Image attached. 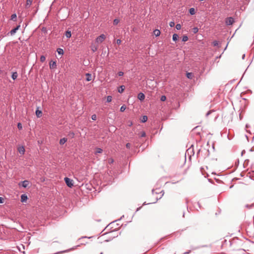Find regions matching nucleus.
I'll use <instances>...</instances> for the list:
<instances>
[{
	"instance_id": "1",
	"label": "nucleus",
	"mask_w": 254,
	"mask_h": 254,
	"mask_svg": "<svg viewBox=\"0 0 254 254\" xmlns=\"http://www.w3.org/2000/svg\"><path fill=\"white\" fill-rule=\"evenodd\" d=\"M64 181H65V182L66 185L68 187H69V188H71L72 187H73V184L72 180H71L68 178L65 177L64 178Z\"/></svg>"
},
{
	"instance_id": "2",
	"label": "nucleus",
	"mask_w": 254,
	"mask_h": 254,
	"mask_svg": "<svg viewBox=\"0 0 254 254\" xmlns=\"http://www.w3.org/2000/svg\"><path fill=\"white\" fill-rule=\"evenodd\" d=\"M235 22V20L233 17H230L226 18L225 23L227 25H231Z\"/></svg>"
},
{
	"instance_id": "3",
	"label": "nucleus",
	"mask_w": 254,
	"mask_h": 254,
	"mask_svg": "<svg viewBox=\"0 0 254 254\" xmlns=\"http://www.w3.org/2000/svg\"><path fill=\"white\" fill-rule=\"evenodd\" d=\"M105 35L104 34H101L100 36H98L96 38V42L97 43H101L105 39Z\"/></svg>"
},
{
	"instance_id": "4",
	"label": "nucleus",
	"mask_w": 254,
	"mask_h": 254,
	"mask_svg": "<svg viewBox=\"0 0 254 254\" xmlns=\"http://www.w3.org/2000/svg\"><path fill=\"white\" fill-rule=\"evenodd\" d=\"M18 151L20 154L23 155L25 153V148L23 146L18 147Z\"/></svg>"
},
{
	"instance_id": "5",
	"label": "nucleus",
	"mask_w": 254,
	"mask_h": 254,
	"mask_svg": "<svg viewBox=\"0 0 254 254\" xmlns=\"http://www.w3.org/2000/svg\"><path fill=\"white\" fill-rule=\"evenodd\" d=\"M86 80L87 81H90L93 80V77L90 73H87L85 74Z\"/></svg>"
},
{
	"instance_id": "6",
	"label": "nucleus",
	"mask_w": 254,
	"mask_h": 254,
	"mask_svg": "<svg viewBox=\"0 0 254 254\" xmlns=\"http://www.w3.org/2000/svg\"><path fill=\"white\" fill-rule=\"evenodd\" d=\"M57 67V64L56 62L51 61L50 63V68L51 69H55Z\"/></svg>"
},
{
	"instance_id": "7",
	"label": "nucleus",
	"mask_w": 254,
	"mask_h": 254,
	"mask_svg": "<svg viewBox=\"0 0 254 254\" xmlns=\"http://www.w3.org/2000/svg\"><path fill=\"white\" fill-rule=\"evenodd\" d=\"M28 197L25 194H22L21 195V201L22 202H25L27 200Z\"/></svg>"
},
{
	"instance_id": "8",
	"label": "nucleus",
	"mask_w": 254,
	"mask_h": 254,
	"mask_svg": "<svg viewBox=\"0 0 254 254\" xmlns=\"http://www.w3.org/2000/svg\"><path fill=\"white\" fill-rule=\"evenodd\" d=\"M20 27V25H19L15 28L11 30L10 32L11 35H14L16 32V31L19 29Z\"/></svg>"
},
{
	"instance_id": "9",
	"label": "nucleus",
	"mask_w": 254,
	"mask_h": 254,
	"mask_svg": "<svg viewBox=\"0 0 254 254\" xmlns=\"http://www.w3.org/2000/svg\"><path fill=\"white\" fill-rule=\"evenodd\" d=\"M33 0H27L25 4V8H28L31 6Z\"/></svg>"
},
{
	"instance_id": "10",
	"label": "nucleus",
	"mask_w": 254,
	"mask_h": 254,
	"mask_svg": "<svg viewBox=\"0 0 254 254\" xmlns=\"http://www.w3.org/2000/svg\"><path fill=\"white\" fill-rule=\"evenodd\" d=\"M36 115L38 118H40L42 115V112L41 111L39 110V108H37L36 111Z\"/></svg>"
},
{
	"instance_id": "11",
	"label": "nucleus",
	"mask_w": 254,
	"mask_h": 254,
	"mask_svg": "<svg viewBox=\"0 0 254 254\" xmlns=\"http://www.w3.org/2000/svg\"><path fill=\"white\" fill-rule=\"evenodd\" d=\"M138 98L140 100H143L145 98V95H144L143 93H140L138 94Z\"/></svg>"
},
{
	"instance_id": "12",
	"label": "nucleus",
	"mask_w": 254,
	"mask_h": 254,
	"mask_svg": "<svg viewBox=\"0 0 254 254\" xmlns=\"http://www.w3.org/2000/svg\"><path fill=\"white\" fill-rule=\"evenodd\" d=\"M21 183H22V187L24 188H26L29 185V182L26 180L22 182Z\"/></svg>"
},
{
	"instance_id": "13",
	"label": "nucleus",
	"mask_w": 254,
	"mask_h": 254,
	"mask_svg": "<svg viewBox=\"0 0 254 254\" xmlns=\"http://www.w3.org/2000/svg\"><path fill=\"white\" fill-rule=\"evenodd\" d=\"M91 50L93 52H95V51H96L98 49V46H96L94 44H92L91 46Z\"/></svg>"
},
{
	"instance_id": "14",
	"label": "nucleus",
	"mask_w": 254,
	"mask_h": 254,
	"mask_svg": "<svg viewBox=\"0 0 254 254\" xmlns=\"http://www.w3.org/2000/svg\"><path fill=\"white\" fill-rule=\"evenodd\" d=\"M67 141V139L66 138H63L60 140V144L61 145L64 144Z\"/></svg>"
},
{
	"instance_id": "15",
	"label": "nucleus",
	"mask_w": 254,
	"mask_h": 254,
	"mask_svg": "<svg viewBox=\"0 0 254 254\" xmlns=\"http://www.w3.org/2000/svg\"><path fill=\"white\" fill-rule=\"evenodd\" d=\"M153 33L156 36H159L160 35V31L158 29H155V30H154L153 31Z\"/></svg>"
},
{
	"instance_id": "16",
	"label": "nucleus",
	"mask_w": 254,
	"mask_h": 254,
	"mask_svg": "<svg viewBox=\"0 0 254 254\" xmlns=\"http://www.w3.org/2000/svg\"><path fill=\"white\" fill-rule=\"evenodd\" d=\"M18 76V74L16 72H14L12 73L11 77L13 80H15L17 78Z\"/></svg>"
},
{
	"instance_id": "17",
	"label": "nucleus",
	"mask_w": 254,
	"mask_h": 254,
	"mask_svg": "<svg viewBox=\"0 0 254 254\" xmlns=\"http://www.w3.org/2000/svg\"><path fill=\"white\" fill-rule=\"evenodd\" d=\"M125 89V87L124 85H122L120 87L118 91L119 93H122Z\"/></svg>"
},
{
	"instance_id": "18",
	"label": "nucleus",
	"mask_w": 254,
	"mask_h": 254,
	"mask_svg": "<svg viewBox=\"0 0 254 254\" xmlns=\"http://www.w3.org/2000/svg\"><path fill=\"white\" fill-rule=\"evenodd\" d=\"M65 35L68 38L71 37V32L70 31H66L65 32Z\"/></svg>"
},
{
	"instance_id": "19",
	"label": "nucleus",
	"mask_w": 254,
	"mask_h": 254,
	"mask_svg": "<svg viewBox=\"0 0 254 254\" xmlns=\"http://www.w3.org/2000/svg\"><path fill=\"white\" fill-rule=\"evenodd\" d=\"M103 151V150L101 148H96V151H95V154H97V153H101Z\"/></svg>"
},
{
	"instance_id": "20",
	"label": "nucleus",
	"mask_w": 254,
	"mask_h": 254,
	"mask_svg": "<svg viewBox=\"0 0 254 254\" xmlns=\"http://www.w3.org/2000/svg\"><path fill=\"white\" fill-rule=\"evenodd\" d=\"M179 36L177 34H174L173 35V40L174 41H176L178 40Z\"/></svg>"
},
{
	"instance_id": "21",
	"label": "nucleus",
	"mask_w": 254,
	"mask_h": 254,
	"mask_svg": "<svg viewBox=\"0 0 254 254\" xmlns=\"http://www.w3.org/2000/svg\"><path fill=\"white\" fill-rule=\"evenodd\" d=\"M190 13L191 15L194 14L195 13V11L194 8H190Z\"/></svg>"
},
{
	"instance_id": "22",
	"label": "nucleus",
	"mask_w": 254,
	"mask_h": 254,
	"mask_svg": "<svg viewBox=\"0 0 254 254\" xmlns=\"http://www.w3.org/2000/svg\"><path fill=\"white\" fill-rule=\"evenodd\" d=\"M147 117L146 116H143L141 119V122L142 123H145L147 121Z\"/></svg>"
},
{
	"instance_id": "23",
	"label": "nucleus",
	"mask_w": 254,
	"mask_h": 254,
	"mask_svg": "<svg viewBox=\"0 0 254 254\" xmlns=\"http://www.w3.org/2000/svg\"><path fill=\"white\" fill-rule=\"evenodd\" d=\"M187 77L189 79H191L193 77L192 74L190 72H188L187 73Z\"/></svg>"
},
{
	"instance_id": "24",
	"label": "nucleus",
	"mask_w": 254,
	"mask_h": 254,
	"mask_svg": "<svg viewBox=\"0 0 254 254\" xmlns=\"http://www.w3.org/2000/svg\"><path fill=\"white\" fill-rule=\"evenodd\" d=\"M58 53L60 55H63L64 54V51L63 49L59 48L57 49Z\"/></svg>"
},
{
	"instance_id": "25",
	"label": "nucleus",
	"mask_w": 254,
	"mask_h": 254,
	"mask_svg": "<svg viewBox=\"0 0 254 254\" xmlns=\"http://www.w3.org/2000/svg\"><path fill=\"white\" fill-rule=\"evenodd\" d=\"M16 17H17V16H16V14H12V15L11 16V19L12 20H14V21H15L16 19Z\"/></svg>"
},
{
	"instance_id": "26",
	"label": "nucleus",
	"mask_w": 254,
	"mask_h": 254,
	"mask_svg": "<svg viewBox=\"0 0 254 254\" xmlns=\"http://www.w3.org/2000/svg\"><path fill=\"white\" fill-rule=\"evenodd\" d=\"M112 97L111 96H108L107 97V101L108 102H110L112 101Z\"/></svg>"
},
{
	"instance_id": "27",
	"label": "nucleus",
	"mask_w": 254,
	"mask_h": 254,
	"mask_svg": "<svg viewBox=\"0 0 254 254\" xmlns=\"http://www.w3.org/2000/svg\"><path fill=\"white\" fill-rule=\"evenodd\" d=\"M120 22V20L118 19H115L113 21V24L114 25H117Z\"/></svg>"
},
{
	"instance_id": "28",
	"label": "nucleus",
	"mask_w": 254,
	"mask_h": 254,
	"mask_svg": "<svg viewBox=\"0 0 254 254\" xmlns=\"http://www.w3.org/2000/svg\"><path fill=\"white\" fill-rule=\"evenodd\" d=\"M45 60H46V58H45V57L44 56H41V57H40V61L41 62H44L45 61Z\"/></svg>"
},
{
	"instance_id": "29",
	"label": "nucleus",
	"mask_w": 254,
	"mask_h": 254,
	"mask_svg": "<svg viewBox=\"0 0 254 254\" xmlns=\"http://www.w3.org/2000/svg\"><path fill=\"white\" fill-rule=\"evenodd\" d=\"M182 40L184 42H186L188 40V37L187 36H184Z\"/></svg>"
},
{
	"instance_id": "30",
	"label": "nucleus",
	"mask_w": 254,
	"mask_h": 254,
	"mask_svg": "<svg viewBox=\"0 0 254 254\" xmlns=\"http://www.w3.org/2000/svg\"><path fill=\"white\" fill-rule=\"evenodd\" d=\"M192 31L194 33H196L198 31V29L197 27H194L192 29Z\"/></svg>"
},
{
	"instance_id": "31",
	"label": "nucleus",
	"mask_w": 254,
	"mask_h": 254,
	"mask_svg": "<svg viewBox=\"0 0 254 254\" xmlns=\"http://www.w3.org/2000/svg\"><path fill=\"white\" fill-rule=\"evenodd\" d=\"M160 100L162 101H165L166 100V97L165 95H162L160 98Z\"/></svg>"
},
{
	"instance_id": "32",
	"label": "nucleus",
	"mask_w": 254,
	"mask_h": 254,
	"mask_svg": "<svg viewBox=\"0 0 254 254\" xmlns=\"http://www.w3.org/2000/svg\"><path fill=\"white\" fill-rule=\"evenodd\" d=\"M181 25L180 24H177L176 26V28L177 30H180L181 29Z\"/></svg>"
},
{
	"instance_id": "33",
	"label": "nucleus",
	"mask_w": 254,
	"mask_h": 254,
	"mask_svg": "<svg viewBox=\"0 0 254 254\" xmlns=\"http://www.w3.org/2000/svg\"><path fill=\"white\" fill-rule=\"evenodd\" d=\"M126 109V107L125 106H122L120 108V111L121 112H124Z\"/></svg>"
},
{
	"instance_id": "34",
	"label": "nucleus",
	"mask_w": 254,
	"mask_h": 254,
	"mask_svg": "<svg viewBox=\"0 0 254 254\" xmlns=\"http://www.w3.org/2000/svg\"><path fill=\"white\" fill-rule=\"evenodd\" d=\"M17 127L19 129H21L22 128V125L21 123H19L17 125Z\"/></svg>"
},
{
	"instance_id": "35",
	"label": "nucleus",
	"mask_w": 254,
	"mask_h": 254,
	"mask_svg": "<svg viewBox=\"0 0 254 254\" xmlns=\"http://www.w3.org/2000/svg\"><path fill=\"white\" fill-rule=\"evenodd\" d=\"M146 136V133L144 131H142L140 133V136L141 137H145Z\"/></svg>"
},
{
	"instance_id": "36",
	"label": "nucleus",
	"mask_w": 254,
	"mask_h": 254,
	"mask_svg": "<svg viewBox=\"0 0 254 254\" xmlns=\"http://www.w3.org/2000/svg\"><path fill=\"white\" fill-rule=\"evenodd\" d=\"M169 25L170 27H173L175 25V22L174 21H171L169 23Z\"/></svg>"
},
{
	"instance_id": "37",
	"label": "nucleus",
	"mask_w": 254,
	"mask_h": 254,
	"mask_svg": "<svg viewBox=\"0 0 254 254\" xmlns=\"http://www.w3.org/2000/svg\"><path fill=\"white\" fill-rule=\"evenodd\" d=\"M91 119H92L93 120H96V119H97L96 115H93L91 116Z\"/></svg>"
},
{
	"instance_id": "38",
	"label": "nucleus",
	"mask_w": 254,
	"mask_h": 254,
	"mask_svg": "<svg viewBox=\"0 0 254 254\" xmlns=\"http://www.w3.org/2000/svg\"><path fill=\"white\" fill-rule=\"evenodd\" d=\"M118 74L119 76H123L124 75V72H122V71H120V72H118Z\"/></svg>"
},
{
	"instance_id": "39",
	"label": "nucleus",
	"mask_w": 254,
	"mask_h": 254,
	"mask_svg": "<svg viewBox=\"0 0 254 254\" xmlns=\"http://www.w3.org/2000/svg\"><path fill=\"white\" fill-rule=\"evenodd\" d=\"M3 201H4V199L2 197H0V203H3Z\"/></svg>"
},
{
	"instance_id": "40",
	"label": "nucleus",
	"mask_w": 254,
	"mask_h": 254,
	"mask_svg": "<svg viewBox=\"0 0 254 254\" xmlns=\"http://www.w3.org/2000/svg\"><path fill=\"white\" fill-rule=\"evenodd\" d=\"M117 44H118V45L121 44V40L120 39H118V40H117Z\"/></svg>"
},
{
	"instance_id": "41",
	"label": "nucleus",
	"mask_w": 254,
	"mask_h": 254,
	"mask_svg": "<svg viewBox=\"0 0 254 254\" xmlns=\"http://www.w3.org/2000/svg\"><path fill=\"white\" fill-rule=\"evenodd\" d=\"M126 147H127V148H130V143H127V144H126Z\"/></svg>"
},
{
	"instance_id": "42",
	"label": "nucleus",
	"mask_w": 254,
	"mask_h": 254,
	"mask_svg": "<svg viewBox=\"0 0 254 254\" xmlns=\"http://www.w3.org/2000/svg\"><path fill=\"white\" fill-rule=\"evenodd\" d=\"M127 123L129 126H131L132 125V123L131 121H128Z\"/></svg>"
},
{
	"instance_id": "43",
	"label": "nucleus",
	"mask_w": 254,
	"mask_h": 254,
	"mask_svg": "<svg viewBox=\"0 0 254 254\" xmlns=\"http://www.w3.org/2000/svg\"><path fill=\"white\" fill-rule=\"evenodd\" d=\"M109 162L110 163H112L113 162V159H110L109 160Z\"/></svg>"
},
{
	"instance_id": "44",
	"label": "nucleus",
	"mask_w": 254,
	"mask_h": 254,
	"mask_svg": "<svg viewBox=\"0 0 254 254\" xmlns=\"http://www.w3.org/2000/svg\"><path fill=\"white\" fill-rule=\"evenodd\" d=\"M217 44H218V43H217V41H214V42H213V45H214V46H216V45H217Z\"/></svg>"
},
{
	"instance_id": "45",
	"label": "nucleus",
	"mask_w": 254,
	"mask_h": 254,
	"mask_svg": "<svg viewBox=\"0 0 254 254\" xmlns=\"http://www.w3.org/2000/svg\"><path fill=\"white\" fill-rule=\"evenodd\" d=\"M2 73V70L1 69H0V74Z\"/></svg>"
},
{
	"instance_id": "46",
	"label": "nucleus",
	"mask_w": 254,
	"mask_h": 254,
	"mask_svg": "<svg viewBox=\"0 0 254 254\" xmlns=\"http://www.w3.org/2000/svg\"><path fill=\"white\" fill-rule=\"evenodd\" d=\"M100 254H103V253H101Z\"/></svg>"
}]
</instances>
